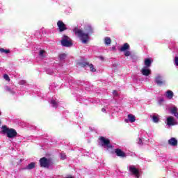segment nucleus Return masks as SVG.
Here are the masks:
<instances>
[{
    "mask_svg": "<svg viewBox=\"0 0 178 178\" xmlns=\"http://www.w3.org/2000/svg\"><path fill=\"white\" fill-rule=\"evenodd\" d=\"M63 80L65 81V83H68L69 85L65 84L66 87H69L72 92V95L76 97V101H79V102L83 103V98L81 97L80 94H81V84H80V81H75L73 79V77L70 75H64L63 76Z\"/></svg>",
    "mask_w": 178,
    "mask_h": 178,
    "instance_id": "1",
    "label": "nucleus"
},
{
    "mask_svg": "<svg viewBox=\"0 0 178 178\" xmlns=\"http://www.w3.org/2000/svg\"><path fill=\"white\" fill-rule=\"evenodd\" d=\"M74 33L81 41L82 44H87L90 41V34H92L94 31L90 25L85 26L84 31L79 28H74L73 29Z\"/></svg>",
    "mask_w": 178,
    "mask_h": 178,
    "instance_id": "2",
    "label": "nucleus"
},
{
    "mask_svg": "<svg viewBox=\"0 0 178 178\" xmlns=\"http://www.w3.org/2000/svg\"><path fill=\"white\" fill-rule=\"evenodd\" d=\"M1 129L3 134H6L8 138H15L17 136V132L14 129L8 128L6 126H3Z\"/></svg>",
    "mask_w": 178,
    "mask_h": 178,
    "instance_id": "3",
    "label": "nucleus"
},
{
    "mask_svg": "<svg viewBox=\"0 0 178 178\" xmlns=\"http://www.w3.org/2000/svg\"><path fill=\"white\" fill-rule=\"evenodd\" d=\"M60 42L63 47H65L67 48H70V47L73 46V42L72 41V39L65 35H63Z\"/></svg>",
    "mask_w": 178,
    "mask_h": 178,
    "instance_id": "4",
    "label": "nucleus"
},
{
    "mask_svg": "<svg viewBox=\"0 0 178 178\" xmlns=\"http://www.w3.org/2000/svg\"><path fill=\"white\" fill-rule=\"evenodd\" d=\"M99 141L100 145H102V147H104V148H107V149H109V148H112V145H111V141L109 140V139L102 136L99 138Z\"/></svg>",
    "mask_w": 178,
    "mask_h": 178,
    "instance_id": "5",
    "label": "nucleus"
},
{
    "mask_svg": "<svg viewBox=\"0 0 178 178\" xmlns=\"http://www.w3.org/2000/svg\"><path fill=\"white\" fill-rule=\"evenodd\" d=\"M127 168L130 175H131L132 176H135V177L136 178L140 177V172L135 165H129Z\"/></svg>",
    "mask_w": 178,
    "mask_h": 178,
    "instance_id": "6",
    "label": "nucleus"
},
{
    "mask_svg": "<svg viewBox=\"0 0 178 178\" xmlns=\"http://www.w3.org/2000/svg\"><path fill=\"white\" fill-rule=\"evenodd\" d=\"M165 124L168 126V129H169L170 126H176V124H177V121H176L173 117L168 116L166 119Z\"/></svg>",
    "mask_w": 178,
    "mask_h": 178,
    "instance_id": "7",
    "label": "nucleus"
},
{
    "mask_svg": "<svg viewBox=\"0 0 178 178\" xmlns=\"http://www.w3.org/2000/svg\"><path fill=\"white\" fill-rule=\"evenodd\" d=\"M155 83L157 86H163L166 84V81L163 80V76L161 74H157L155 77Z\"/></svg>",
    "mask_w": 178,
    "mask_h": 178,
    "instance_id": "8",
    "label": "nucleus"
},
{
    "mask_svg": "<svg viewBox=\"0 0 178 178\" xmlns=\"http://www.w3.org/2000/svg\"><path fill=\"white\" fill-rule=\"evenodd\" d=\"M40 163L41 168H49V165H51V161L45 157H43L40 159Z\"/></svg>",
    "mask_w": 178,
    "mask_h": 178,
    "instance_id": "9",
    "label": "nucleus"
},
{
    "mask_svg": "<svg viewBox=\"0 0 178 178\" xmlns=\"http://www.w3.org/2000/svg\"><path fill=\"white\" fill-rule=\"evenodd\" d=\"M82 67H90V72H96L97 70L94 67V65L89 64L88 62H82L80 63Z\"/></svg>",
    "mask_w": 178,
    "mask_h": 178,
    "instance_id": "10",
    "label": "nucleus"
},
{
    "mask_svg": "<svg viewBox=\"0 0 178 178\" xmlns=\"http://www.w3.org/2000/svg\"><path fill=\"white\" fill-rule=\"evenodd\" d=\"M49 102L53 108H58V106H60V102H59V101H58L55 97H52Z\"/></svg>",
    "mask_w": 178,
    "mask_h": 178,
    "instance_id": "11",
    "label": "nucleus"
},
{
    "mask_svg": "<svg viewBox=\"0 0 178 178\" xmlns=\"http://www.w3.org/2000/svg\"><path fill=\"white\" fill-rule=\"evenodd\" d=\"M57 26L58 27L59 31L60 32L65 31V30H67V28H66V25L62 21H58L57 22Z\"/></svg>",
    "mask_w": 178,
    "mask_h": 178,
    "instance_id": "12",
    "label": "nucleus"
},
{
    "mask_svg": "<svg viewBox=\"0 0 178 178\" xmlns=\"http://www.w3.org/2000/svg\"><path fill=\"white\" fill-rule=\"evenodd\" d=\"M125 123H134L136 122V116L133 114H129L128 115V119L124 120Z\"/></svg>",
    "mask_w": 178,
    "mask_h": 178,
    "instance_id": "13",
    "label": "nucleus"
},
{
    "mask_svg": "<svg viewBox=\"0 0 178 178\" xmlns=\"http://www.w3.org/2000/svg\"><path fill=\"white\" fill-rule=\"evenodd\" d=\"M4 91L6 92H8V94H11V95L16 94V91L13 88H10L8 86H4Z\"/></svg>",
    "mask_w": 178,
    "mask_h": 178,
    "instance_id": "14",
    "label": "nucleus"
},
{
    "mask_svg": "<svg viewBox=\"0 0 178 178\" xmlns=\"http://www.w3.org/2000/svg\"><path fill=\"white\" fill-rule=\"evenodd\" d=\"M168 145L171 147H177V139L176 138H171L168 140Z\"/></svg>",
    "mask_w": 178,
    "mask_h": 178,
    "instance_id": "15",
    "label": "nucleus"
},
{
    "mask_svg": "<svg viewBox=\"0 0 178 178\" xmlns=\"http://www.w3.org/2000/svg\"><path fill=\"white\" fill-rule=\"evenodd\" d=\"M141 73L143 76H149V74H151V70L148 69V67H144L142 70H141Z\"/></svg>",
    "mask_w": 178,
    "mask_h": 178,
    "instance_id": "16",
    "label": "nucleus"
},
{
    "mask_svg": "<svg viewBox=\"0 0 178 178\" xmlns=\"http://www.w3.org/2000/svg\"><path fill=\"white\" fill-rule=\"evenodd\" d=\"M154 123H158L159 122V115L156 113H153L150 115Z\"/></svg>",
    "mask_w": 178,
    "mask_h": 178,
    "instance_id": "17",
    "label": "nucleus"
},
{
    "mask_svg": "<svg viewBox=\"0 0 178 178\" xmlns=\"http://www.w3.org/2000/svg\"><path fill=\"white\" fill-rule=\"evenodd\" d=\"M115 152L117 156H121L122 158H124V156H126V154L123 151H122L120 149H116L115 150Z\"/></svg>",
    "mask_w": 178,
    "mask_h": 178,
    "instance_id": "18",
    "label": "nucleus"
},
{
    "mask_svg": "<svg viewBox=\"0 0 178 178\" xmlns=\"http://www.w3.org/2000/svg\"><path fill=\"white\" fill-rule=\"evenodd\" d=\"M130 49V45L129 43H124L120 49L121 52H124V51H127Z\"/></svg>",
    "mask_w": 178,
    "mask_h": 178,
    "instance_id": "19",
    "label": "nucleus"
},
{
    "mask_svg": "<svg viewBox=\"0 0 178 178\" xmlns=\"http://www.w3.org/2000/svg\"><path fill=\"white\" fill-rule=\"evenodd\" d=\"M38 56L40 59L47 58V51H45V50L40 49L38 52Z\"/></svg>",
    "mask_w": 178,
    "mask_h": 178,
    "instance_id": "20",
    "label": "nucleus"
},
{
    "mask_svg": "<svg viewBox=\"0 0 178 178\" xmlns=\"http://www.w3.org/2000/svg\"><path fill=\"white\" fill-rule=\"evenodd\" d=\"M34 168H35V162H32V163H29L24 169H25L26 170H31V169H34Z\"/></svg>",
    "mask_w": 178,
    "mask_h": 178,
    "instance_id": "21",
    "label": "nucleus"
},
{
    "mask_svg": "<svg viewBox=\"0 0 178 178\" xmlns=\"http://www.w3.org/2000/svg\"><path fill=\"white\" fill-rule=\"evenodd\" d=\"M170 111L172 115H175L177 112V107L172 106L170 108Z\"/></svg>",
    "mask_w": 178,
    "mask_h": 178,
    "instance_id": "22",
    "label": "nucleus"
},
{
    "mask_svg": "<svg viewBox=\"0 0 178 178\" xmlns=\"http://www.w3.org/2000/svg\"><path fill=\"white\" fill-rule=\"evenodd\" d=\"M151 63H152V62L151 61V59L149 58H146L145 60V67H149L151 66Z\"/></svg>",
    "mask_w": 178,
    "mask_h": 178,
    "instance_id": "23",
    "label": "nucleus"
},
{
    "mask_svg": "<svg viewBox=\"0 0 178 178\" xmlns=\"http://www.w3.org/2000/svg\"><path fill=\"white\" fill-rule=\"evenodd\" d=\"M166 97L168 98V99H172V98H173V92L172 90L167 91Z\"/></svg>",
    "mask_w": 178,
    "mask_h": 178,
    "instance_id": "24",
    "label": "nucleus"
},
{
    "mask_svg": "<svg viewBox=\"0 0 178 178\" xmlns=\"http://www.w3.org/2000/svg\"><path fill=\"white\" fill-rule=\"evenodd\" d=\"M111 42H112V40H111V38H109V37L104 38V44H105V45H111Z\"/></svg>",
    "mask_w": 178,
    "mask_h": 178,
    "instance_id": "25",
    "label": "nucleus"
},
{
    "mask_svg": "<svg viewBox=\"0 0 178 178\" xmlns=\"http://www.w3.org/2000/svg\"><path fill=\"white\" fill-rule=\"evenodd\" d=\"M0 52L1 54H10V50L9 49H5L3 48H0Z\"/></svg>",
    "mask_w": 178,
    "mask_h": 178,
    "instance_id": "26",
    "label": "nucleus"
},
{
    "mask_svg": "<svg viewBox=\"0 0 178 178\" xmlns=\"http://www.w3.org/2000/svg\"><path fill=\"white\" fill-rule=\"evenodd\" d=\"M60 60H65L66 59V54H61L59 55Z\"/></svg>",
    "mask_w": 178,
    "mask_h": 178,
    "instance_id": "27",
    "label": "nucleus"
},
{
    "mask_svg": "<svg viewBox=\"0 0 178 178\" xmlns=\"http://www.w3.org/2000/svg\"><path fill=\"white\" fill-rule=\"evenodd\" d=\"M46 73L47 74H50L51 76H54V70L52 69L46 70Z\"/></svg>",
    "mask_w": 178,
    "mask_h": 178,
    "instance_id": "28",
    "label": "nucleus"
},
{
    "mask_svg": "<svg viewBox=\"0 0 178 178\" xmlns=\"http://www.w3.org/2000/svg\"><path fill=\"white\" fill-rule=\"evenodd\" d=\"M3 77L6 81H10V78L9 77V75H8V74H4L3 75Z\"/></svg>",
    "mask_w": 178,
    "mask_h": 178,
    "instance_id": "29",
    "label": "nucleus"
},
{
    "mask_svg": "<svg viewBox=\"0 0 178 178\" xmlns=\"http://www.w3.org/2000/svg\"><path fill=\"white\" fill-rule=\"evenodd\" d=\"M20 86H27V82L24 80H21L19 81Z\"/></svg>",
    "mask_w": 178,
    "mask_h": 178,
    "instance_id": "30",
    "label": "nucleus"
},
{
    "mask_svg": "<svg viewBox=\"0 0 178 178\" xmlns=\"http://www.w3.org/2000/svg\"><path fill=\"white\" fill-rule=\"evenodd\" d=\"M143 141H144V138L140 137L138 138V144H139V145H143Z\"/></svg>",
    "mask_w": 178,
    "mask_h": 178,
    "instance_id": "31",
    "label": "nucleus"
},
{
    "mask_svg": "<svg viewBox=\"0 0 178 178\" xmlns=\"http://www.w3.org/2000/svg\"><path fill=\"white\" fill-rule=\"evenodd\" d=\"M113 95L114 98L119 97V94L118 93V91H116V90L113 91Z\"/></svg>",
    "mask_w": 178,
    "mask_h": 178,
    "instance_id": "32",
    "label": "nucleus"
},
{
    "mask_svg": "<svg viewBox=\"0 0 178 178\" xmlns=\"http://www.w3.org/2000/svg\"><path fill=\"white\" fill-rule=\"evenodd\" d=\"M124 55H125V56H130V55H131V53L129 50H125Z\"/></svg>",
    "mask_w": 178,
    "mask_h": 178,
    "instance_id": "33",
    "label": "nucleus"
},
{
    "mask_svg": "<svg viewBox=\"0 0 178 178\" xmlns=\"http://www.w3.org/2000/svg\"><path fill=\"white\" fill-rule=\"evenodd\" d=\"M49 88H51V90H54V88H56V83H53L50 86Z\"/></svg>",
    "mask_w": 178,
    "mask_h": 178,
    "instance_id": "34",
    "label": "nucleus"
},
{
    "mask_svg": "<svg viewBox=\"0 0 178 178\" xmlns=\"http://www.w3.org/2000/svg\"><path fill=\"white\" fill-rule=\"evenodd\" d=\"M60 159L65 160L66 159V154L65 153H60Z\"/></svg>",
    "mask_w": 178,
    "mask_h": 178,
    "instance_id": "35",
    "label": "nucleus"
},
{
    "mask_svg": "<svg viewBox=\"0 0 178 178\" xmlns=\"http://www.w3.org/2000/svg\"><path fill=\"white\" fill-rule=\"evenodd\" d=\"M174 62H175V66H178V56H175Z\"/></svg>",
    "mask_w": 178,
    "mask_h": 178,
    "instance_id": "36",
    "label": "nucleus"
},
{
    "mask_svg": "<svg viewBox=\"0 0 178 178\" xmlns=\"http://www.w3.org/2000/svg\"><path fill=\"white\" fill-rule=\"evenodd\" d=\"M38 97H40V98H44V95H42V93H38Z\"/></svg>",
    "mask_w": 178,
    "mask_h": 178,
    "instance_id": "37",
    "label": "nucleus"
},
{
    "mask_svg": "<svg viewBox=\"0 0 178 178\" xmlns=\"http://www.w3.org/2000/svg\"><path fill=\"white\" fill-rule=\"evenodd\" d=\"M99 59H100V60H105V58L102 56H99Z\"/></svg>",
    "mask_w": 178,
    "mask_h": 178,
    "instance_id": "38",
    "label": "nucleus"
},
{
    "mask_svg": "<svg viewBox=\"0 0 178 178\" xmlns=\"http://www.w3.org/2000/svg\"><path fill=\"white\" fill-rule=\"evenodd\" d=\"M174 116H175V118H176L177 119H178V113H177V112L175 113L174 114Z\"/></svg>",
    "mask_w": 178,
    "mask_h": 178,
    "instance_id": "39",
    "label": "nucleus"
},
{
    "mask_svg": "<svg viewBox=\"0 0 178 178\" xmlns=\"http://www.w3.org/2000/svg\"><path fill=\"white\" fill-rule=\"evenodd\" d=\"M162 102H163V99H161L159 101V104H162Z\"/></svg>",
    "mask_w": 178,
    "mask_h": 178,
    "instance_id": "40",
    "label": "nucleus"
},
{
    "mask_svg": "<svg viewBox=\"0 0 178 178\" xmlns=\"http://www.w3.org/2000/svg\"><path fill=\"white\" fill-rule=\"evenodd\" d=\"M144 136H148V134H147V132L145 131H142L141 132Z\"/></svg>",
    "mask_w": 178,
    "mask_h": 178,
    "instance_id": "41",
    "label": "nucleus"
},
{
    "mask_svg": "<svg viewBox=\"0 0 178 178\" xmlns=\"http://www.w3.org/2000/svg\"><path fill=\"white\" fill-rule=\"evenodd\" d=\"M102 112H106V109H105V108H102Z\"/></svg>",
    "mask_w": 178,
    "mask_h": 178,
    "instance_id": "42",
    "label": "nucleus"
},
{
    "mask_svg": "<svg viewBox=\"0 0 178 178\" xmlns=\"http://www.w3.org/2000/svg\"><path fill=\"white\" fill-rule=\"evenodd\" d=\"M2 12H3V10H2V8H0V13H2Z\"/></svg>",
    "mask_w": 178,
    "mask_h": 178,
    "instance_id": "43",
    "label": "nucleus"
},
{
    "mask_svg": "<svg viewBox=\"0 0 178 178\" xmlns=\"http://www.w3.org/2000/svg\"><path fill=\"white\" fill-rule=\"evenodd\" d=\"M65 178H74V177H65Z\"/></svg>",
    "mask_w": 178,
    "mask_h": 178,
    "instance_id": "44",
    "label": "nucleus"
},
{
    "mask_svg": "<svg viewBox=\"0 0 178 178\" xmlns=\"http://www.w3.org/2000/svg\"><path fill=\"white\" fill-rule=\"evenodd\" d=\"M113 66H116V64H113Z\"/></svg>",
    "mask_w": 178,
    "mask_h": 178,
    "instance_id": "45",
    "label": "nucleus"
},
{
    "mask_svg": "<svg viewBox=\"0 0 178 178\" xmlns=\"http://www.w3.org/2000/svg\"><path fill=\"white\" fill-rule=\"evenodd\" d=\"M1 124H2V122L0 121V126H1Z\"/></svg>",
    "mask_w": 178,
    "mask_h": 178,
    "instance_id": "46",
    "label": "nucleus"
},
{
    "mask_svg": "<svg viewBox=\"0 0 178 178\" xmlns=\"http://www.w3.org/2000/svg\"><path fill=\"white\" fill-rule=\"evenodd\" d=\"M1 111H0V116H1Z\"/></svg>",
    "mask_w": 178,
    "mask_h": 178,
    "instance_id": "47",
    "label": "nucleus"
}]
</instances>
